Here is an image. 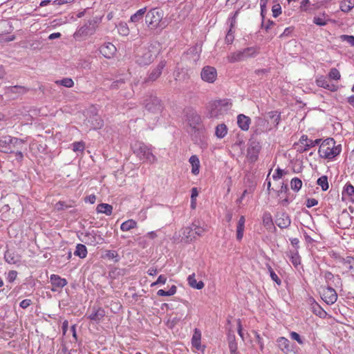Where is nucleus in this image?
Listing matches in <instances>:
<instances>
[{"label": "nucleus", "instance_id": "obj_1", "mask_svg": "<svg viewBox=\"0 0 354 354\" xmlns=\"http://www.w3.org/2000/svg\"><path fill=\"white\" fill-rule=\"evenodd\" d=\"M341 151V145H336L335 140L332 138H329L322 142L318 153L320 157L323 158L333 160L340 153Z\"/></svg>", "mask_w": 354, "mask_h": 354}, {"label": "nucleus", "instance_id": "obj_2", "mask_svg": "<svg viewBox=\"0 0 354 354\" xmlns=\"http://www.w3.org/2000/svg\"><path fill=\"white\" fill-rule=\"evenodd\" d=\"M143 104L145 105L147 113H145V117H148L151 114L154 115V120L158 121L159 115L163 110V105L161 100L153 95H147L144 100Z\"/></svg>", "mask_w": 354, "mask_h": 354}, {"label": "nucleus", "instance_id": "obj_3", "mask_svg": "<svg viewBox=\"0 0 354 354\" xmlns=\"http://www.w3.org/2000/svg\"><path fill=\"white\" fill-rule=\"evenodd\" d=\"M230 104L227 99L210 102L207 106L206 116L208 118H218L230 109Z\"/></svg>", "mask_w": 354, "mask_h": 354}, {"label": "nucleus", "instance_id": "obj_4", "mask_svg": "<svg viewBox=\"0 0 354 354\" xmlns=\"http://www.w3.org/2000/svg\"><path fill=\"white\" fill-rule=\"evenodd\" d=\"M260 53V47L257 46H250L231 53L228 55L227 59L230 63H235L244 61L248 58H252L257 56Z\"/></svg>", "mask_w": 354, "mask_h": 354}, {"label": "nucleus", "instance_id": "obj_5", "mask_svg": "<svg viewBox=\"0 0 354 354\" xmlns=\"http://www.w3.org/2000/svg\"><path fill=\"white\" fill-rule=\"evenodd\" d=\"M24 144L23 140L8 135L0 138V151L3 153H13L15 149H20Z\"/></svg>", "mask_w": 354, "mask_h": 354}, {"label": "nucleus", "instance_id": "obj_6", "mask_svg": "<svg viewBox=\"0 0 354 354\" xmlns=\"http://www.w3.org/2000/svg\"><path fill=\"white\" fill-rule=\"evenodd\" d=\"M163 11L157 8L149 10L145 15V23L152 30L158 28H163L161 24L163 18Z\"/></svg>", "mask_w": 354, "mask_h": 354}, {"label": "nucleus", "instance_id": "obj_7", "mask_svg": "<svg viewBox=\"0 0 354 354\" xmlns=\"http://www.w3.org/2000/svg\"><path fill=\"white\" fill-rule=\"evenodd\" d=\"M133 152L140 160L149 163L156 161V157L153 154L151 147L142 142L136 144L133 147Z\"/></svg>", "mask_w": 354, "mask_h": 354}, {"label": "nucleus", "instance_id": "obj_8", "mask_svg": "<svg viewBox=\"0 0 354 354\" xmlns=\"http://www.w3.org/2000/svg\"><path fill=\"white\" fill-rule=\"evenodd\" d=\"M95 23L89 20L82 26L78 27L73 37L76 41H83L88 36L93 35L95 32Z\"/></svg>", "mask_w": 354, "mask_h": 354}, {"label": "nucleus", "instance_id": "obj_9", "mask_svg": "<svg viewBox=\"0 0 354 354\" xmlns=\"http://www.w3.org/2000/svg\"><path fill=\"white\" fill-rule=\"evenodd\" d=\"M80 239L85 244L93 246L100 243L103 241L99 232L93 230L82 232Z\"/></svg>", "mask_w": 354, "mask_h": 354}, {"label": "nucleus", "instance_id": "obj_10", "mask_svg": "<svg viewBox=\"0 0 354 354\" xmlns=\"http://www.w3.org/2000/svg\"><path fill=\"white\" fill-rule=\"evenodd\" d=\"M154 59L153 55L149 48L140 49L136 55V62L139 65L146 66L151 64Z\"/></svg>", "mask_w": 354, "mask_h": 354}, {"label": "nucleus", "instance_id": "obj_11", "mask_svg": "<svg viewBox=\"0 0 354 354\" xmlns=\"http://www.w3.org/2000/svg\"><path fill=\"white\" fill-rule=\"evenodd\" d=\"M201 79L208 83H214L217 78L216 69L210 66H204L201 73Z\"/></svg>", "mask_w": 354, "mask_h": 354}, {"label": "nucleus", "instance_id": "obj_12", "mask_svg": "<svg viewBox=\"0 0 354 354\" xmlns=\"http://www.w3.org/2000/svg\"><path fill=\"white\" fill-rule=\"evenodd\" d=\"M261 146L259 142L250 141L247 150V158L251 162H255L259 156Z\"/></svg>", "mask_w": 354, "mask_h": 354}, {"label": "nucleus", "instance_id": "obj_13", "mask_svg": "<svg viewBox=\"0 0 354 354\" xmlns=\"http://www.w3.org/2000/svg\"><path fill=\"white\" fill-rule=\"evenodd\" d=\"M322 299L328 305H332L336 302L337 299V294L334 288L330 286H328L323 290Z\"/></svg>", "mask_w": 354, "mask_h": 354}, {"label": "nucleus", "instance_id": "obj_14", "mask_svg": "<svg viewBox=\"0 0 354 354\" xmlns=\"http://www.w3.org/2000/svg\"><path fill=\"white\" fill-rule=\"evenodd\" d=\"M50 281L53 286L51 290L53 292L57 291L59 289H62L68 283L66 279L62 278L60 276L55 274L50 275Z\"/></svg>", "mask_w": 354, "mask_h": 354}, {"label": "nucleus", "instance_id": "obj_15", "mask_svg": "<svg viewBox=\"0 0 354 354\" xmlns=\"http://www.w3.org/2000/svg\"><path fill=\"white\" fill-rule=\"evenodd\" d=\"M116 50V47L111 42L104 43L100 48V53L107 59L113 57Z\"/></svg>", "mask_w": 354, "mask_h": 354}, {"label": "nucleus", "instance_id": "obj_16", "mask_svg": "<svg viewBox=\"0 0 354 354\" xmlns=\"http://www.w3.org/2000/svg\"><path fill=\"white\" fill-rule=\"evenodd\" d=\"M276 224L280 228H287L291 223V219L287 213L279 214L276 218Z\"/></svg>", "mask_w": 354, "mask_h": 354}, {"label": "nucleus", "instance_id": "obj_17", "mask_svg": "<svg viewBox=\"0 0 354 354\" xmlns=\"http://www.w3.org/2000/svg\"><path fill=\"white\" fill-rule=\"evenodd\" d=\"M192 223L191 225L185 227L182 229L181 237L182 240L186 243H189L196 239Z\"/></svg>", "mask_w": 354, "mask_h": 354}, {"label": "nucleus", "instance_id": "obj_18", "mask_svg": "<svg viewBox=\"0 0 354 354\" xmlns=\"http://www.w3.org/2000/svg\"><path fill=\"white\" fill-rule=\"evenodd\" d=\"M165 65L166 62L165 60H162L161 62H160L157 66L149 73L147 80H156L161 75L162 71L165 68Z\"/></svg>", "mask_w": 354, "mask_h": 354}, {"label": "nucleus", "instance_id": "obj_19", "mask_svg": "<svg viewBox=\"0 0 354 354\" xmlns=\"http://www.w3.org/2000/svg\"><path fill=\"white\" fill-rule=\"evenodd\" d=\"M342 194L343 201L348 200L354 203V187L351 184L346 183L344 185Z\"/></svg>", "mask_w": 354, "mask_h": 354}, {"label": "nucleus", "instance_id": "obj_20", "mask_svg": "<svg viewBox=\"0 0 354 354\" xmlns=\"http://www.w3.org/2000/svg\"><path fill=\"white\" fill-rule=\"evenodd\" d=\"M105 315L104 309L93 306L91 313L88 315V319L95 322H99Z\"/></svg>", "mask_w": 354, "mask_h": 354}, {"label": "nucleus", "instance_id": "obj_21", "mask_svg": "<svg viewBox=\"0 0 354 354\" xmlns=\"http://www.w3.org/2000/svg\"><path fill=\"white\" fill-rule=\"evenodd\" d=\"M316 84L322 88L328 89L330 91H336L337 86L335 84H330L324 76H320L316 79Z\"/></svg>", "mask_w": 354, "mask_h": 354}, {"label": "nucleus", "instance_id": "obj_22", "mask_svg": "<svg viewBox=\"0 0 354 354\" xmlns=\"http://www.w3.org/2000/svg\"><path fill=\"white\" fill-rule=\"evenodd\" d=\"M188 121L189 125L194 129H199V126L201 125L202 122L201 116L195 111H193L189 114Z\"/></svg>", "mask_w": 354, "mask_h": 354}, {"label": "nucleus", "instance_id": "obj_23", "mask_svg": "<svg viewBox=\"0 0 354 354\" xmlns=\"http://www.w3.org/2000/svg\"><path fill=\"white\" fill-rule=\"evenodd\" d=\"M251 120L248 116L243 114H239L237 116V124L243 131H248L250 128Z\"/></svg>", "mask_w": 354, "mask_h": 354}, {"label": "nucleus", "instance_id": "obj_24", "mask_svg": "<svg viewBox=\"0 0 354 354\" xmlns=\"http://www.w3.org/2000/svg\"><path fill=\"white\" fill-rule=\"evenodd\" d=\"M6 261L10 264H17L20 263L21 257L15 252L8 250L4 254Z\"/></svg>", "mask_w": 354, "mask_h": 354}, {"label": "nucleus", "instance_id": "obj_25", "mask_svg": "<svg viewBox=\"0 0 354 354\" xmlns=\"http://www.w3.org/2000/svg\"><path fill=\"white\" fill-rule=\"evenodd\" d=\"M146 7L139 9L133 15L131 16L129 22L133 24L136 26L137 23L141 21L143 19L144 15L146 14Z\"/></svg>", "mask_w": 354, "mask_h": 354}, {"label": "nucleus", "instance_id": "obj_26", "mask_svg": "<svg viewBox=\"0 0 354 354\" xmlns=\"http://www.w3.org/2000/svg\"><path fill=\"white\" fill-rule=\"evenodd\" d=\"M189 162L192 165V174L193 175L197 176L200 172V160L198 157L196 155H192L189 159Z\"/></svg>", "mask_w": 354, "mask_h": 354}, {"label": "nucleus", "instance_id": "obj_27", "mask_svg": "<svg viewBox=\"0 0 354 354\" xmlns=\"http://www.w3.org/2000/svg\"><path fill=\"white\" fill-rule=\"evenodd\" d=\"M201 332L199 329L195 328L192 337V344L197 350L201 349Z\"/></svg>", "mask_w": 354, "mask_h": 354}, {"label": "nucleus", "instance_id": "obj_28", "mask_svg": "<svg viewBox=\"0 0 354 354\" xmlns=\"http://www.w3.org/2000/svg\"><path fill=\"white\" fill-rule=\"evenodd\" d=\"M245 219L244 216H241L239 218V220L236 226V239L238 241H241L243 237V232L245 229Z\"/></svg>", "mask_w": 354, "mask_h": 354}, {"label": "nucleus", "instance_id": "obj_29", "mask_svg": "<svg viewBox=\"0 0 354 354\" xmlns=\"http://www.w3.org/2000/svg\"><path fill=\"white\" fill-rule=\"evenodd\" d=\"M192 225L196 237L202 236L207 231L205 225L200 221H194Z\"/></svg>", "mask_w": 354, "mask_h": 354}, {"label": "nucleus", "instance_id": "obj_30", "mask_svg": "<svg viewBox=\"0 0 354 354\" xmlns=\"http://www.w3.org/2000/svg\"><path fill=\"white\" fill-rule=\"evenodd\" d=\"M97 214H104L106 216H111L113 212L112 205L107 203H100L96 207Z\"/></svg>", "mask_w": 354, "mask_h": 354}, {"label": "nucleus", "instance_id": "obj_31", "mask_svg": "<svg viewBox=\"0 0 354 354\" xmlns=\"http://www.w3.org/2000/svg\"><path fill=\"white\" fill-rule=\"evenodd\" d=\"M188 284L193 288L201 290L204 287V283L202 281H197L195 274L193 273L187 277Z\"/></svg>", "mask_w": 354, "mask_h": 354}, {"label": "nucleus", "instance_id": "obj_32", "mask_svg": "<svg viewBox=\"0 0 354 354\" xmlns=\"http://www.w3.org/2000/svg\"><path fill=\"white\" fill-rule=\"evenodd\" d=\"M277 345L279 348L283 352L288 353L291 351V347L290 345V341L283 337H281L277 339Z\"/></svg>", "mask_w": 354, "mask_h": 354}, {"label": "nucleus", "instance_id": "obj_33", "mask_svg": "<svg viewBox=\"0 0 354 354\" xmlns=\"http://www.w3.org/2000/svg\"><path fill=\"white\" fill-rule=\"evenodd\" d=\"M228 129L224 123L218 124L215 128V136L217 138L222 139L227 134Z\"/></svg>", "mask_w": 354, "mask_h": 354}, {"label": "nucleus", "instance_id": "obj_34", "mask_svg": "<svg viewBox=\"0 0 354 354\" xmlns=\"http://www.w3.org/2000/svg\"><path fill=\"white\" fill-rule=\"evenodd\" d=\"M299 140L301 144L305 145V146L310 148H312L316 145H318L321 141L320 139H317L315 140H310L306 135L301 136Z\"/></svg>", "mask_w": 354, "mask_h": 354}, {"label": "nucleus", "instance_id": "obj_35", "mask_svg": "<svg viewBox=\"0 0 354 354\" xmlns=\"http://www.w3.org/2000/svg\"><path fill=\"white\" fill-rule=\"evenodd\" d=\"M87 253V249L84 245L78 243L76 245V248L74 252V254L75 256L79 257L81 259H84L86 257Z\"/></svg>", "mask_w": 354, "mask_h": 354}, {"label": "nucleus", "instance_id": "obj_36", "mask_svg": "<svg viewBox=\"0 0 354 354\" xmlns=\"http://www.w3.org/2000/svg\"><path fill=\"white\" fill-rule=\"evenodd\" d=\"M339 261L348 270L354 269V258L353 257L347 256L346 257H342L340 258Z\"/></svg>", "mask_w": 354, "mask_h": 354}, {"label": "nucleus", "instance_id": "obj_37", "mask_svg": "<svg viewBox=\"0 0 354 354\" xmlns=\"http://www.w3.org/2000/svg\"><path fill=\"white\" fill-rule=\"evenodd\" d=\"M312 305V310L314 314L319 316L321 318H324L326 315V312L315 301Z\"/></svg>", "mask_w": 354, "mask_h": 354}, {"label": "nucleus", "instance_id": "obj_38", "mask_svg": "<svg viewBox=\"0 0 354 354\" xmlns=\"http://www.w3.org/2000/svg\"><path fill=\"white\" fill-rule=\"evenodd\" d=\"M137 227V223L136 221L133 219H129L124 222H123L120 225V230L122 232H127L131 229H133Z\"/></svg>", "mask_w": 354, "mask_h": 354}, {"label": "nucleus", "instance_id": "obj_39", "mask_svg": "<svg viewBox=\"0 0 354 354\" xmlns=\"http://www.w3.org/2000/svg\"><path fill=\"white\" fill-rule=\"evenodd\" d=\"M118 32L122 36H128L130 33V29L126 22L121 21L117 26Z\"/></svg>", "mask_w": 354, "mask_h": 354}, {"label": "nucleus", "instance_id": "obj_40", "mask_svg": "<svg viewBox=\"0 0 354 354\" xmlns=\"http://www.w3.org/2000/svg\"><path fill=\"white\" fill-rule=\"evenodd\" d=\"M288 256L295 267L301 264V257L297 251H290Z\"/></svg>", "mask_w": 354, "mask_h": 354}, {"label": "nucleus", "instance_id": "obj_41", "mask_svg": "<svg viewBox=\"0 0 354 354\" xmlns=\"http://www.w3.org/2000/svg\"><path fill=\"white\" fill-rule=\"evenodd\" d=\"M238 14V12H236L234 13V19L232 20V21L231 22V27L229 29L226 36H225V43L227 44H232L234 39V33L232 32V27L234 26V22H235V17Z\"/></svg>", "mask_w": 354, "mask_h": 354}, {"label": "nucleus", "instance_id": "obj_42", "mask_svg": "<svg viewBox=\"0 0 354 354\" xmlns=\"http://www.w3.org/2000/svg\"><path fill=\"white\" fill-rule=\"evenodd\" d=\"M339 7L342 12H348L354 7V0H344Z\"/></svg>", "mask_w": 354, "mask_h": 354}, {"label": "nucleus", "instance_id": "obj_43", "mask_svg": "<svg viewBox=\"0 0 354 354\" xmlns=\"http://www.w3.org/2000/svg\"><path fill=\"white\" fill-rule=\"evenodd\" d=\"M55 83L57 85H61L66 88H71L74 86L73 80L69 77H65L62 80H56Z\"/></svg>", "mask_w": 354, "mask_h": 354}, {"label": "nucleus", "instance_id": "obj_44", "mask_svg": "<svg viewBox=\"0 0 354 354\" xmlns=\"http://www.w3.org/2000/svg\"><path fill=\"white\" fill-rule=\"evenodd\" d=\"M177 288L175 285L171 286L169 290L165 291L162 289L158 290L157 295L160 297L172 296L176 294Z\"/></svg>", "mask_w": 354, "mask_h": 354}, {"label": "nucleus", "instance_id": "obj_45", "mask_svg": "<svg viewBox=\"0 0 354 354\" xmlns=\"http://www.w3.org/2000/svg\"><path fill=\"white\" fill-rule=\"evenodd\" d=\"M291 189L295 192H299L302 187V181L299 178L295 177L290 181Z\"/></svg>", "mask_w": 354, "mask_h": 354}, {"label": "nucleus", "instance_id": "obj_46", "mask_svg": "<svg viewBox=\"0 0 354 354\" xmlns=\"http://www.w3.org/2000/svg\"><path fill=\"white\" fill-rule=\"evenodd\" d=\"M317 183L319 185L323 191L328 189V182L326 176H322L317 179Z\"/></svg>", "mask_w": 354, "mask_h": 354}, {"label": "nucleus", "instance_id": "obj_47", "mask_svg": "<svg viewBox=\"0 0 354 354\" xmlns=\"http://www.w3.org/2000/svg\"><path fill=\"white\" fill-rule=\"evenodd\" d=\"M268 115L273 122L276 123L277 125L279 124L281 118V113L277 111H272L268 112Z\"/></svg>", "mask_w": 354, "mask_h": 354}, {"label": "nucleus", "instance_id": "obj_48", "mask_svg": "<svg viewBox=\"0 0 354 354\" xmlns=\"http://www.w3.org/2000/svg\"><path fill=\"white\" fill-rule=\"evenodd\" d=\"M313 22L319 26H326L328 23V20L325 19V13H323L322 17H315L313 18Z\"/></svg>", "mask_w": 354, "mask_h": 354}, {"label": "nucleus", "instance_id": "obj_49", "mask_svg": "<svg viewBox=\"0 0 354 354\" xmlns=\"http://www.w3.org/2000/svg\"><path fill=\"white\" fill-rule=\"evenodd\" d=\"M328 77L331 80H339L341 78V75L336 68H332L329 71Z\"/></svg>", "mask_w": 354, "mask_h": 354}, {"label": "nucleus", "instance_id": "obj_50", "mask_svg": "<svg viewBox=\"0 0 354 354\" xmlns=\"http://www.w3.org/2000/svg\"><path fill=\"white\" fill-rule=\"evenodd\" d=\"M268 272L270 274V277L272 279V280H273L274 282H276L277 285H281V279L279 278V277L274 272V271L273 270V269L271 268L270 266H268Z\"/></svg>", "mask_w": 354, "mask_h": 354}, {"label": "nucleus", "instance_id": "obj_51", "mask_svg": "<svg viewBox=\"0 0 354 354\" xmlns=\"http://www.w3.org/2000/svg\"><path fill=\"white\" fill-rule=\"evenodd\" d=\"M127 79L125 78H120L119 80H117L112 82V84L110 86L111 89H118L122 86L125 82Z\"/></svg>", "mask_w": 354, "mask_h": 354}, {"label": "nucleus", "instance_id": "obj_52", "mask_svg": "<svg viewBox=\"0 0 354 354\" xmlns=\"http://www.w3.org/2000/svg\"><path fill=\"white\" fill-rule=\"evenodd\" d=\"M72 146H73V150L75 152H78V151L82 152L85 148L84 142L82 141L75 142L72 144Z\"/></svg>", "mask_w": 354, "mask_h": 354}, {"label": "nucleus", "instance_id": "obj_53", "mask_svg": "<svg viewBox=\"0 0 354 354\" xmlns=\"http://www.w3.org/2000/svg\"><path fill=\"white\" fill-rule=\"evenodd\" d=\"M263 223L265 226H271L273 225L272 218L270 213H264L263 216Z\"/></svg>", "mask_w": 354, "mask_h": 354}, {"label": "nucleus", "instance_id": "obj_54", "mask_svg": "<svg viewBox=\"0 0 354 354\" xmlns=\"http://www.w3.org/2000/svg\"><path fill=\"white\" fill-rule=\"evenodd\" d=\"M232 340H230V342H229V349L230 351V353L232 354H236V351L238 348L237 343L235 340V336L232 335Z\"/></svg>", "mask_w": 354, "mask_h": 354}, {"label": "nucleus", "instance_id": "obj_55", "mask_svg": "<svg viewBox=\"0 0 354 354\" xmlns=\"http://www.w3.org/2000/svg\"><path fill=\"white\" fill-rule=\"evenodd\" d=\"M286 174V172L279 167H277L272 175V178L274 180H279L282 178L283 175Z\"/></svg>", "mask_w": 354, "mask_h": 354}, {"label": "nucleus", "instance_id": "obj_56", "mask_svg": "<svg viewBox=\"0 0 354 354\" xmlns=\"http://www.w3.org/2000/svg\"><path fill=\"white\" fill-rule=\"evenodd\" d=\"M340 39L342 41H346L351 46H354V36L342 35L340 36Z\"/></svg>", "mask_w": 354, "mask_h": 354}, {"label": "nucleus", "instance_id": "obj_57", "mask_svg": "<svg viewBox=\"0 0 354 354\" xmlns=\"http://www.w3.org/2000/svg\"><path fill=\"white\" fill-rule=\"evenodd\" d=\"M106 257L109 259H114L115 262L119 261L118 254L115 250H109L106 253Z\"/></svg>", "mask_w": 354, "mask_h": 354}, {"label": "nucleus", "instance_id": "obj_58", "mask_svg": "<svg viewBox=\"0 0 354 354\" xmlns=\"http://www.w3.org/2000/svg\"><path fill=\"white\" fill-rule=\"evenodd\" d=\"M290 337L292 339L297 341L299 344H304V339L301 337L299 334L296 332H291L290 333Z\"/></svg>", "mask_w": 354, "mask_h": 354}, {"label": "nucleus", "instance_id": "obj_59", "mask_svg": "<svg viewBox=\"0 0 354 354\" xmlns=\"http://www.w3.org/2000/svg\"><path fill=\"white\" fill-rule=\"evenodd\" d=\"M295 149H296L297 152L303 153L304 151H308L310 148V147H307L306 146H305V145L301 144L300 143V140H299L298 143L295 144Z\"/></svg>", "mask_w": 354, "mask_h": 354}, {"label": "nucleus", "instance_id": "obj_60", "mask_svg": "<svg viewBox=\"0 0 354 354\" xmlns=\"http://www.w3.org/2000/svg\"><path fill=\"white\" fill-rule=\"evenodd\" d=\"M272 15L274 17H277L281 13V8L279 4H276L272 8Z\"/></svg>", "mask_w": 354, "mask_h": 354}, {"label": "nucleus", "instance_id": "obj_61", "mask_svg": "<svg viewBox=\"0 0 354 354\" xmlns=\"http://www.w3.org/2000/svg\"><path fill=\"white\" fill-rule=\"evenodd\" d=\"M310 4V0H303L301 2L300 10L304 12L308 11Z\"/></svg>", "mask_w": 354, "mask_h": 354}, {"label": "nucleus", "instance_id": "obj_62", "mask_svg": "<svg viewBox=\"0 0 354 354\" xmlns=\"http://www.w3.org/2000/svg\"><path fill=\"white\" fill-rule=\"evenodd\" d=\"M324 278H325L326 282H328V281H331L332 279H333L335 278H336L338 281H340V278H339V277L338 275L335 277L333 275V274L332 272H329V271L325 272V273H324Z\"/></svg>", "mask_w": 354, "mask_h": 354}, {"label": "nucleus", "instance_id": "obj_63", "mask_svg": "<svg viewBox=\"0 0 354 354\" xmlns=\"http://www.w3.org/2000/svg\"><path fill=\"white\" fill-rule=\"evenodd\" d=\"M318 204V201L315 198H308L306 202L307 207L310 208Z\"/></svg>", "mask_w": 354, "mask_h": 354}, {"label": "nucleus", "instance_id": "obj_64", "mask_svg": "<svg viewBox=\"0 0 354 354\" xmlns=\"http://www.w3.org/2000/svg\"><path fill=\"white\" fill-rule=\"evenodd\" d=\"M17 276V272L15 270H11L8 274V280L10 282H12L16 279Z\"/></svg>", "mask_w": 354, "mask_h": 354}]
</instances>
